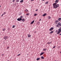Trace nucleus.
Returning <instances> with one entry per match:
<instances>
[{"instance_id": "nucleus-1", "label": "nucleus", "mask_w": 61, "mask_h": 61, "mask_svg": "<svg viewBox=\"0 0 61 61\" xmlns=\"http://www.w3.org/2000/svg\"><path fill=\"white\" fill-rule=\"evenodd\" d=\"M57 3H54L53 4V7L54 9H56L58 7H59V4H57L56 5Z\"/></svg>"}, {"instance_id": "nucleus-2", "label": "nucleus", "mask_w": 61, "mask_h": 61, "mask_svg": "<svg viewBox=\"0 0 61 61\" xmlns=\"http://www.w3.org/2000/svg\"><path fill=\"white\" fill-rule=\"evenodd\" d=\"M61 30H58V31L57 32V35H59V34L60 33H61Z\"/></svg>"}, {"instance_id": "nucleus-3", "label": "nucleus", "mask_w": 61, "mask_h": 61, "mask_svg": "<svg viewBox=\"0 0 61 61\" xmlns=\"http://www.w3.org/2000/svg\"><path fill=\"white\" fill-rule=\"evenodd\" d=\"M22 20V18H18L17 19V20H18V21H21Z\"/></svg>"}, {"instance_id": "nucleus-4", "label": "nucleus", "mask_w": 61, "mask_h": 61, "mask_svg": "<svg viewBox=\"0 0 61 61\" xmlns=\"http://www.w3.org/2000/svg\"><path fill=\"white\" fill-rule=\"evenodd\" d=\"M7 38H8V37H7V36H5L4 37V39L5 40L7 39Z\"/></svg>"}, {"instance_id": "nucleus-5", "label": "nucleus", "mask_w": 61, "mask_h": 61, "mask_svg": "<svg viewBox=\"0 0 61 61\" xmlns=\"http://www.w3.org/2000/svg\"><path fill=\"white\" fill-rule=\"evenodd\" d=\"M35 22V20H33L30 23V25H32V24H33V23H34V22Z\"/></svg>"}, {"instance_id": "nucleus-6", "label": "nucleus", "mask_w": 61, "mask_h": 61, "mask_svg": "<svg viewBox=\"0 0 61 61\" xmlns=\"http://www.w3.org/2000/svg\"><path fill=\"white\" fill-rule=\"evenodd\" d=\"M58 25H59V26H61V23H60V22H59V23H58Z\"/></svg>"}, {"instance_id": "nucleus-7", "label": "nucleus", "mask_w": 61, "mask_h": 61, "mask_svg": "<svg viewBox=\"0 0 61 61\" xmlns=\"http://www.w3.org/2000/svg\"><path fill=\"white\" fill-rule=\"evenodd\" d=\"M53 29H54V28H53V27H52L50 29L49 31H51L52 30H53Z\"/></svg>"}, {"instance_id": "nucleus-8", "label": "nucleus", "mask_w": 61, "mask_h": 61, "mask_svg": "<svg viewBox=\"0 0 61 61\" xmlns=\"http://www.w3.org/2000/svg\"><path fill=\"white\" fill-rule=\"evenodd\" d=\"M45 53L44 52H41V54L40 55V56H41V55H42L44 53Z\"/></svg>"}, {"instance_id": "nucleus-9", "label": "nucleus", "mask_w": 61, "mask_h": 61, "mask_svg": "<svg viewBox=\"0 0 61 61\" xmlns=\"http://www.w3.org/2000/svg\"><path fill=\"white\" fill-rule=\"evenodd\" d=\"M51 17H50V16H48V19H50V18H51Z\"/></svg>"}, {"instance_id": "nucleus-10", "label": "nucleus", "mask_w": 61, "mask_h": 61, "mask_svg": "<svg viewBox=\"0 0 61 61\" xmlns=\"http://www.w3.org/2000/svg\"><path fill=\"white\" fill-rule=\"evenodd\" d=\"M28 37H31V35H30V34H28Z\"/></svg>"}, {"instance_id": "nucleus-11", "label": "nucleus", "mask_w": 61, "mask_h": 61, "mask_svg": "<svg viewBox=\"0 0 61 61\" xmlns=\"http://www.w3.org/2000/svg\"><path fill=\"white\" fill-rule=\"evenodd\" d=\"M59 25H58V24L57 25H56V27H59Z\"/></svg>"}, {"instance_id": "nucleus-12", "label": "nucleus", "mask_w": 61, "mask_h": 61, "mask_svg": "<svg viewBox=\"0 0 61 61\" xmlns=\"http://www.w3.org/2000/svg\"><path fill=\"white\" fill-rule=\"evenodd\" d=\"M46 13H45L44 14V15H43V16H46Z\"/></svg>"}, {"instance_id": "nucleus-13", "label": "nucleus", "mask_w": 61, "mask_h": 61, "mask_svg": "<svg viewBox=\"0 0 61 61\" xmlns=\"http://www.w3.org/2000/svg\"><path fill=\"white\" fill-rule=\"evenodd\" d=\"M46 51V49H44L43 50V51Z\"/></svg>"}, {"instance_id": "nucleus-14", "label": "nucleus", "mask_w": 61, "mask_h": 61, "mask_svg": "<svg viewBox=\"0 0 61 61\" xmlns=\"http://www.w3.org/2000/svg\"><path fill=\"white\" fill-rule=\"evenodd\" d=\"M53 33V31H51L50 32V34H52Z\"/></svg>"}, {"instance_id": "nucleus-15", "label": "nucleus", "mask_w": 61, "mask_h": 61, "mask_svg": "<svg viewBox=\"0 0 61 61\" xmlns=\"http://www.w3.org/2000/svg\"><path fill=\"white\" fill-rule=\"evenodd\" d=\"M58 20L59 21H61V18H59L58 19Z\"/></svg>"}, {"instance_id": "nucleus-16", "label": "nucleus", "mask_w": 61, "mask_h": 61, "mask_svg": "<svg viewBox=\"0 0 61 61\" xmlns=\"http://www.w3.org/2000/svg\"><path fill=\"white\" fill-rule=\"evenodd\" d=\"M25 20L24 18L22 20V21L23 22H24V21H25Z\"/></svg>"}, {"instance_id": "nucleus-17", "label": "nucleus", "mask_w": 61, "mask_h": 61, "mask_svg": "<svg viewBox=\"0 0 61 61\" xmlns=\"http://www.w3.org/2000/svg\"><path fill=\"white\" fill-rule=\"evenodd\" d=\"M58 0H56L55 1V3H58Z\"/></svg>"}, {"instance_id": "nucleus-18", "label": "nucleus", "mask_w": 61, "mask_h": 61, "mask_svg": "<svg viewBox=\"0 0 61 61\" xmlns=\"http://www.w3.org/2000/svg\"><path fill=\"white\" fill-rule=\"evenodd\" d=\"M39 59H40V58H38L36 60H37V61H38V60H39Z\"/></svg>"}, {"instance_id": "nucleus-19", "label": "nucleus", "mask_w": 61, "mask_h": 61, "mask_svg": "<svg viewBox=\"0 0 61 61\" xmlns=\"http://www.w3.org/2000/svg\"><path fill=\"white\" fill-rule=\"evenodd\" d=\"M15 25H13L12 26V28H15Z\"/></svg>"}, {"instance_id": "nucleus-20", "label": "nucleus", "mask_w": 61, "mask_h": 61, "mask_svg": "<svg viewBox=\"0 0 61 61\" xmlns=\"http://www.w3.org/2000/svg\"><path fill=\"white\" fill-rule=\"evenodd\" d=\"M48 1H46V2L45 3V4H48Z\"/></svg>"}, {"instance_id": "nucleus-21", "label": "nucleus", "mask_w": 61, "mask_h": 61, "mask_svg": "<svg viewBox=\"0 0 61 61\" xmlns=\"http://www.w3.org/2000/svg\"><path fill=\"white\" fill-rule=\"evenodd\" d=\"M37 15V14H35L34 15V16H36Z\"/></svg>"}, {"instance_id": "nucleus-22", "label": "nucleus", "mask_w": 61, "mask_h": 61, "mask_svg": "<svg viewBox=\"0 0 61 61\" xmlns=\"http://www.w3.org/2000/svg\"><path fill=\"white\" fill-rule=\"evenodd\" d=\"M41 58L42 59H44V57L43 56H41Z\"/></svg>"}, {"instance_id": "nucleus-23", "label": "nucleus", "mask_w": 61, "mask_h": 61, "mask_svg": "<svg viewBox=\"0 0 61 61\" xmlns=\"http://www.w3.org/2000/svg\"><path fill=\"white\" fill-rule=\"evenodd\" d=\"M23 1H24L23 0H21L20 1V3H22V2H23Z\"/></svg>"}, {"instance_id": "nucleus-24", "label": "nucleus", "mask_w": 61, "mask_h": 61, "mask_svg": "<svg viewBox=\"0 0 61 61\" xmlns=\"http://www.w3.org/2000/svg\"><path fill=\"white\" fill-rule=\"evenodd\" d=\"M25 11L27 12H28V10H25Z\"/></svg>"}, {"instance_id": "nucleus-25", "label": "nucleus", "mask_w": 61, "mask_h": 61, "mask_svg": "<svg viewBox=\"0 0 61 61\" xmlns=\"http://www.w3.org/2000/svg\"><path fill=\"white\" fill-rule=\"evenodd\" d=\"M20 18H22L23 17V16H21L20 17Z\"/></svg>"}, {"instance_id": "nucleus-26", "label": "nucleus", "mask_w": 61, "mask_h": 61, "mask_svg": "<svg viewBox=\"0 0 61 61\" xmlns=\"http://www.w3.org/2000/svg\"><path fill=\"white\" fill-rule=\"evenodd\" d=\"M59 30H61V27L58 29Z\"/></svg>"}, {"instance_id": "nucleus-27", "label": "nucleus", "mask_w": 61, "mask_h": 61, "mask_svg": "<svg viewBox=\"0 0 61 61\" xmlns=\"http://www.w3.org/2000/svg\"><path fill=\"white\" fill-rule=\"evenodd\" d=\"M37 24H38L39 25V24H40V22H37Z\"/></svg>"}, {"instance_id": "nucleus-28", "label": "nucleus", "mask_w": 61, "mask_h": 61, "mask_svg": "<svg viewBox=\"0 0 61 61\" xmlns=\"http://www.w3.org/2000/svg\"><path fill=\"white\" fill-rule=\"evenodd\" d=\"M56 24H57V22H59L58 20H56Z\"/></svg>"}, {"instance_id": "nucleus-29", "label": "nucleus", "mask_w": 61, "mask_h": 61, "mask_svg": "<svg viewBox=\"0 0 61 61\" xmlns=\"http://www.w3.org/2000/svg\"><path fill=\"white\" fill-rule=\"evenodd\" d=\"M5 28H4L2 30L3 31H5Z\"/></svg>"}, {"instance_id": "nucleus-30", "label": "nucleus", "mask_w": 61, "mask_h": 61, "mask_svg": "<svg viewBox=\"0 0 61 61\" xmlns=\"http://www.w3.org/2000/svg\"><path fill=\"white\" fill-rule=\"evenodd\" d=\"M6 13V12H4V14H3V15H5V14Z\"/></svg>"}, {"instance_id": "nucleus-31", "label": "nucleus", "mask_w": 61, "mask_h": 61, "mask_svg": "<svg viewBox=\"0 0 61 61\" xmlns=\"http://www.w3.org/2000/svg\"><path fill=\"white\" fill-rule=\"evenodd\" d=\"M26 15H29V13L27 14Z\"/></svg>"}, {"instance_id": "nucleus-32", "label": "nucleus", "mask_w": 61, "mask_h": 61, "mask_svg": "<svg viewBox=\"0 0 61 61\" xmlns=\"http://www.w3.org/2000/svg\"><path fill=\"white\" fill-rule=\"evenodd\" d=\"M55 47H56V46H54L53 47V48H55Z\"/></svg>"}, {"instance_id": "nucleus-33", "label": "nucleus", "mask_w": 61, "mask_h": 61, "mask_svg": "<svg viewBox=\"0 0 61 61\" xmlns=\"http://www.w3.org/2000/svg\"><path fill=\"white\" fill-rule=\"evenodd\" d=\"M19 2V0H17L16 1V2Z\"/></svg>"}, {"instance_id": "nucleus-34", "label": "nucleus", "mask_w": 61, "mask_h": 61, "mask_svg": "<svg viewBox=\"0 0 61 61\" xmlns=\"http://www.w3.org/2000/svg\"><path fill=\"white\" fill-rule=\"evenodd\" d=\"M20 55H21V54H19L18 55V56H20Z\"/></svg>"}, {"instance_id": "nucleus-35", "label": "nucleus", "mask_w": 61, "mask_h": 61, "mask_svg": "<svg viewBox=\"0 0 61 61\" xmlns=\"http://www.w3.org/2000/svg\"><path fill=\"white\" fill-rule=\"evenodd\" d=\"M47 44H49V42H48L47 43Z\"/></svg>"}, {"instance_id": "nucleus-36", "label": "nucleus", "mask_w": 61, "mask_h": 61, "mask_svg": "<svg viewBox=\"0 0 61 61\" xmlns=\"http://www.w3.org/2000/svg\"><path fill=\"white\" fill-rule=\"evenodd\" d=\"M13 2H15V0H13Z\"/></svg>"}, {"instance_id": "nucleus-37", "label": "nucleus", "mask_w": 61, "mask_h": 61, "mask_svg": "<svg viewBox=\"0 0 61 61\" xmlns=\"http://www.w3.org/2000/svg\"><path fill=\"white\" fill-rule=\"evenodd\" d=\"M38 11V9H37L36 10V11Z\"/></svg>"}, {"instance_id": "nucleus-38", "label": "nucleus", "mask_w": 61, "mask_h": 61, "mask_svg": "<svg viewBox=\"0 0 61 61\" xmlns=\"http://www.w3.org/2000/svg\"><path fill=\"white\" fill-rule=\"evenodd\" d=\"M34 0H31V1H33Z\"/></svg>"}, {"instance_id": "nucleus-39", "label": "nucleus", "mask_w": 61, "mask_h": 61, "mask_svg": "<svg viewBox=\"0 0 61 61\" xmlns=\"http://www.w3.org/2000/svg\"><path fill=\"white\" fill-rule=\"evenodd\" d=\"M3 15H4L3 14H2V16H3Z\"/></svg>"}, {"instance_id": "nucleus-40", "label": "nucleus", "mask_w": 61, "mask_h": 61, "mask_svg": "<svg viewBox=\"0 0 61 61\" xmlns=\"http://www.w3.org/2000/svg\"><path fill=\"white\" fill-rule=\"evenodd\" d=\"M9 47H7V49H8V48H9Z\"/></svg>"}, {"instance_id": "nucleus-41", "label": "nucleus", "mask_w": 61, "mask_h": 61, "mask_svg": "<svg viewBox=\"0 0 61 61\" xmlns=\"http://www.w3.org/2000/svg\"><path fill=\"white\" fill-rule=\"evenodd\" d=\"M52 42H50V43H49L50 44H51V43Z\"/></svg>"}, {"instance_id": "nucleus-42", "label": "nucleus", "mask_w": 61, "mask_h": 61, "mask_svg": "<svg viewBox=\"0 0 61 61\" xmlns=\"http://www.w3.org/2000/svg\"><path fill=\"white\" fill-rule=\"evenodd\" d=\"M41 19H40V20L39 21H41Z\"/></svg>"}, {"instance_id": "nucleus-43", "label": "nucleus", "mask_w": 61, "mask_h": 61, "mask_svg": "<svg viewBox=\"0 0 61 61\" xmlns=\"http://www.w3.org/2000/svg\"><path fill=\"white\" fill-rule=\"evenodd\" d=\"M60 35H61V33L60 34Z\"/></svg>"}, {"instance_id": "nucleus-44", "label": "nucleus", "mask_w": 61, "mask_h": 61, "mask_svg": "<svg viewBox=\"0 0 61 61\" xmlns=\"http://www.w3.org/2000/svg\"><path fill=\"white\" fill-rule=\"evenodd\" d=\"M45 0H42V1H45Z\"/></svg>"}, {"instance_id": "nucleus-45", "label": "nucleus", "mask_w": 61, "mask_h": 61, "mask_svg": "<svg viewBox=\"0 0 61 61\" xmlns=\"http://www.w3.org/2000/svg\"><path fill=\"white\" fill-rule=\"evenodd\" d=\"M0 7H1V5H0Z\"/></svg>"}, {"instance_id": "nucleus-46", "label": "nucleus", "mask_w": 61, "mask_h": 61, "mask_svg": "<svg viewBox=\"0 0 61 61\" xmlns=\"http://www.w3.org/2000/svg\"><path fill=\"white\" fill-rule=\"evenodd\" d=\"M60 53H61V51L60 52Z\"/></svg>"}, {"instance_id": "nucleus-47", "label": "nucleus", "mask_w": 61, "mask_h": 61, "mask_svg": "<svg viewBox=\"0 0 61 61\" xmlns=\"http://www.w3.org/2000/svg\"><path fill=\"white\" fill-rule=\"evenodd\" d=\"M57 31H56V32H57Z\"/></svg>"}]
</instances>
